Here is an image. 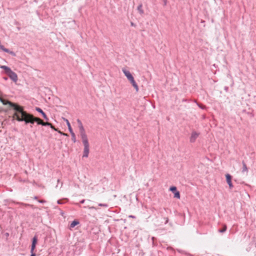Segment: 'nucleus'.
<instances>
[{"instance_id":"10","label":"nucleus","mask_w":256,"mask_h":256,"mask_svg":"<svg viewBox=\"0 0 256 256\" xmlns=\"http://www.w3.org/2000/svg\"><path fill=\"white\" fill-rule=\"evenodd\" d=\"M64 120L66 122V124L68 126V128L69 130V131L70 132H72V128L71 127V126H70V124L69 122V121L66 119V118H64Z\"/></svg>"},{"instance_id":"14","label":"nucleus","mask_w":256,"mask_h":256,"mask_svg":"<svg viewBox=\"0 0 256 256\" xmlns=\"http://www.w3.org/2000/svg\"><path fill=\"white\" fill-rule=\"evenodd\" d=\"M226 224H224L223 226V228L221 230H220L218 231L220 232H224L226 230Z\"/></svg>"},{"instance_id":"13","label":"nucleus","mask_w":256,"mask_h":256,"mask_svg":"<svg viewBox=\"0 0 256 256\" xmlns=\"http://www.w3.org/2000/svg\"><path fill=\"white\" fill-rule=\"evenodd\" d=\"M174 197L176 198H180V194L179 192L177 191L174 193Z\"/></svg>"},{"instance_id":"4","label":"nucleus","mask_w":256,"mask_h":256,"mask_svg":"<svg viewBox=\"0 0 256 256\" xmlns=\"http://www.w3.org/2000/svg\"><path fill=\"white\" fill-rule=\"evenodd\" d=\"M122 72L124 73L126 76L127 78L130 80L132 86L134 87L136 92H138L139 90L138 86L136 82H135L134 78L130 74V72L129 71L126 70V69H122Z\"/></svg>"},{"instance_id":"9","label":"nucleus","mask_w":256,"mask_h":256,"mask_svg":"<svg viewBox=\"0 0 256 256\" xmlns=\"http://www.w3.org/2000/svg\"><path fill=\"white\" fill-rule=\"evenodd\" d=\"M78 224H79V222L77 220H74L73 222H72V223L70 224V228H73L75 226H76V225H78Z\"/></svg>"},{"instance_id":"7","label":"nucleus","mask_w":256,"mask_h":256,"mask_svg":"<svg viewBox=\"0 0 256 256\" xmlns=\"http://www.w3.org/2000/svg\"><path fill=\"white\" fill-rule=\"evenodd\" d=\"M37 241H38V240H37L36 236H34L32 239V248H31V250H30L31 252H32L34 251V250L36 248V246L37 243Z\"/></svg>"},{"instance_id":"20","label":"nucleus","mask_w":256,"mask_h":256,"mask_svg":"<svg viewBox=\"0 0 256 256\" xmlns=\"http://www.w3.org/2000/svg\"><path fill=\"white\" fill-rule=\"evenodd\" d=\"M39 202H42V203H43V202H44V200H40V201H39Z\"/></svg>"},{"instance_id":"2","label":"nucleus","mask_w":256,"mask_h":256,"mask_svg":"<svg viewBox=\"0 0 256 256\" xmlns=\"http://www.w3.org/2000/svg\"><path fill=\"white\" fill-rule=\"evenodd\" d=\"M78 122L79 124L78 128L80 132L82 142L84 146L83 156L88 157L89 153V144L88 139L82 122L79 120H78Z\"/></svg>"},{"instance_id":"11","label":"nucleus","mask_w":256,"mask_h":256,"mask_svg":"<svg viewBox=\"0 0 256 256\" xmlns=\"http://www.w3.org/2000/svg\"><path fill=\"white\" fill-rule=\"evenodd\" d=\"M36 110L40 113H41L42 115V116L44 118H46V114L42 111V110L39 108H36Z\"/></svg>"},{"instance_id":"5","label":"nucleus","mask_w":256,"mask_h":256,"mask_svg":"<svg viewBox=\"0 0 256 256\" xmlns=\"http://www.w3.org/2000/svg\"><path fill=\"white\" fill-rule=\"evenodd\" d=\"M226 182L228 184L230 188L233 187L232 184V176L230 174H226Z\"/></svg>"},{"instance_id":"16","label":"nucleus","mask_w":256,"mask_h":256,"mask_svg":"<svg viewBox=\"0 0 256 256\" xmlns=\"http://www.w3.org/2000/svg\"><path fill=\"white\" fill-rule=\"evenodd\" d=\"M70 134L72 136V140H73L74 142H76V136H75L74 134V133L73 132H70Z\"/></svg>"},{"instance_id":"3","label":"nucleus","mask_w":256,"mask_h":256,"mask_svg":"<svg viewBox=\"0 0 256 256\" xmlns=\"http://www.w3.org/2000/svg\"><path fill=\"white\" fill-rule=\"evenodd\" d=\"M0 68L4 69L5 73L8 77L14 82H16L18 80V76L16 73L12 70L8 66H0Z\"/></svg>"},{"instance_id":"8","label":"nucleus","mask_w":256,"mask_h":256,"mask_svg":"<svg viewBox=\"0 0 256 256\" xmlns=\"http://www.w3.org/2000/svg\"><path fill=\"white\" fill-rule=\"evenodd\" d=\"M242 172H243V173L246 172V174H247L248 172V168H247L246 164L245 163V162L244 161H242Z\"/></svg>"},{"instance_id":"1","label":"nucleus","mask_w":256,"mask_h":256,"mask_svg":"<svg viewBox=\"0 0 256 256\" xmlns=\"http://www.w3.org/2000/svg\"><path fill=\"white\" fill-rule=\"evenodd\" d=\"M8 103L14 110L15 112L14 114L13 118L18 121H24L26 124L30 123L32 124L36 122L37 124H41L44 126H51V123L44 122L40 118L34 117L32 114L27 113L26 112L24 111L22 106L10 102H8Z\"/></svg>"},{"instance_id":"21","label":"nucleus","mask_w":256,"mask_h":256,"mask_svg":"<svg viewBox=\"0 0 256 256\" xmlns=\"http://www.w3.org/2000/svg\"><path fill=\"white\" fill-rule=\"evenodd\" d=\"M84 202V200H82L81 202L83 203Z\"/></svg>"},{"instance_id":"18","label":"nucleus","mask_w":256,"mask_h":256,"mask_svg":"<svg viewBox=\"0 0 256 256\" xmlns=\"http://www.w3.org/2000/svg\"><path fill=\"white\" fill-rule=\"evenodd\" d=\"M60 134L64 136H67V134L64 133L63 132H60V130L58 131Z\"/></svg>"},{"instance_id":"19","label":"nucleus","mask_w":256,"mask_h":256,"mask_svg":"<svg viewBox=\"0 0 256 256\" xmlns=\"http://www.w3.org/2000/svg\"><path fill=\"white\" fill-rule=\"evenodd\" d=\"M32 254L30 255V256H36V254H34V252H31Z\"/></svg>"},{"instance_id":"15","label":"nucleus","mask_w":256,"mask_h":256,"mask_svg":"<svg viewBox=\"0 0 256 256\" xmlns=\"http://www.w3.org/2000/svg\"><path fill=\"white\" fill-rule=\"evenodd\" d=\"M170 190L172 191V192H174V193L176 192H177L176 190V186H172L170 188Z\"/></svg>"},{"instance_id":"12","label":"nucleus","mask_w":256,"mask_h":256,"mask_svg":"<svg viewBox=\"0 0 256 256\" xmlns=\"http://www.w3.org/2000/svg\"><path fill=\"white\" fill-rule=\"evenodd\" d=\"M138 12L140 14H144V10H142V4H140L138 7Z\"/></svg>"},{"instance_id":"6","label":"nucleus","mask_w":256,"mask_h":256,"mask_svg":"<svg viewBox=\"0 0 256 256\" xmlns=\"http://www.w3.org/2000/svg\"><path fill=\"white\" fill-rule=\"evenodd\" d=\"M199 134L196 132H192L190 138V142H195Z\"/></svg>"},{"instance_id":"17","label":"nucleus","mask_w":256,"mask_h":256,"mask_svg":"<svg viewBox=\"0 0 256 256\" xmlns=\"http://www.w3.org/2000/svg\"><path fill=\"white\" fill-rule=\"evenodd\" d=\"M50 127L52 129L54 130H56V131H58V129L56 128H54V126L52 124H51V126H50Z\"/></svg>"}]
</instances>
